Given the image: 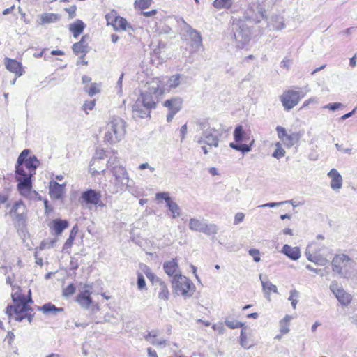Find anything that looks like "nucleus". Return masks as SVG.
Returning <instances> with one entry per match:
<instances>
[{"label": "nucleus", "mask_w": 357, "mask_h": 357, "mask_svg": "<svg viewBox=\"0 0 357 357\" xmlns=\"http://www.w3.org/2000/svg\"><path fill=\"white\" fill-rule=\"evenodd\" d=\"M126 123L120 117L114 116L108 121L105 139L110 144L120 142L125 137Z\"/></svg>", "instance_id": "nucleus-1"}, {"label": "nucleus", "mask_w": 357, "mask_h": 357, "mask_svg": "<svg viewBox=\"0 0 357 357\" xmlns=\"http://www.w3.org/2000/svg\"><path fill=\"white\" fill-rule=\"evenodd\" d=\"M332 270L340 277L348 278L356 265L355 261L344 254L336 255L331 262Z\"/></svg>", "instance_id": "nucleus-2"}, {"label": "nucleus", "mask_w": 357, "mask_h": 357, "mask_svg": "<svg viewBox=\"0 0 357 357\" xmlns=\"http://www.w3.org/2000/svg\"><path fill=\"white\" fill-rule=\"evenodd\" d=\"M202 128L204 131L202 137L197 140V143L202 145L204 153L208 154L212 146H218L219 137L221 135V132L215 128H206L204 124L202 125Z\"/></svg>", "instance_id": "nucleus-3"}, {"label": "nucleus", "mask_w": 357, "mask_h": 357, "mask_svg": "<svg viewBox=\"0 0 357 357\" xmlns=\"http://www.w3.org/2000/svg\"><path fill=\"white\" fill-rule=\"evenodd\" d=\"M112 172L114 180L109 192L112 194H116L125 191L129 183V176L126 168L121 165H116L112 167Z\"/></svg>", "instance_id": "nucleus-4"}, {"label": "nucleus", "mask_w": 357, "mask_h": 357, "mask_svg": "<svg viewBox=\"0 0 357 357\" xmlns=\"http://www.w3.org/2000/svg\"><path fill=\"white\" fill-rule=\"evenodd\" d=\"M172 282L173 290L176 294L181 295L185 298H189L192 296L195 286L185 276L181 274H176Z\"/></svg>", "instance_id": "nucleus-5"}, {"label": "nucleus", "mask_w": 357, "mask_h": 357, "mask_svg": "<svg viewBox=\"0 0 357 357\" xmlns=\"http://www.w3.org/2000/svg\"><path fill=\"white\" fill-rule=\"evenodd\" d=\"M31 297V290L29 291V298L26 301L20 300V302L15 303V305H9L6 308V314L9 317L14 316V319L17 321H21L24 319V313L28 311H32L31 308L27 305L29 303H32Z\"/></svg>", "instance_id": "nucleus-6"}, {"label": "nucleus", "mask_w": 357, "mask_h": 357, "mask_svg": "<svg viewBox=\"0 0 357 357\" xmlns=\"http://www.w3.org/2000/svg\"><path fill=\"white\" fill-rule=\"evenodd\" d=\"M234 138L235 142H231L229 146L236 151H239L243 153H248L251 150V146L254 141L252 140L250 145L239 144L245 139V132L241 125L237 126L234 131Z\"/></svg>", "instance_id": "nucleus-7"}, {"label": "nucleus", "mask_w": 357, "mask_h": 357, "mask_svg": "<svg viewBox=\"0 0 357 357\" xmlns=\"http://www.w3.org/2000/svg\"><path fill=\"white\" fill-rule=\"evenodd\" d=\"M16 180L18 182L17 188L20 195L28 197L31 192L33 175L25 173L24 170L23 172H16Z\"/></svg>", "instance_id": "nucleus-8"}, {"label": "nucleus", "mask_w": 357, "mask_h": 357, "mask_svg": "<svg viewBox=\"0 0 357 357\" xmlns=\"http://www.w3.org/2000/svg\"><path fill=\"white\" fill-rule=\"evenodd\" d=\"M304 96L302 91L289 90L281 96V102L284 109L289 110L295 107Z\"/></svg>", "instance_id": "nucleus-9"}, {"label": "nucleus", "mask_w": 357, "mask_h": 357, "mask_svg": "<svg viewBox=\"0 0 357 357\" xmlns=\"http://www.w3.org/2000/svg\"><path fill=\"white\" fill-rule=\"evenodd\" d=\"M165 83V81H162L158 78L154 79L147 83V89L144 91L159 98L166 89Z\"/></svg>", "instance_id": "nucleus-10"}, {"label": "nucleus", "mask_w": 357, "mask_h": 357, "mask_svg": "<svg viewBox=\"0 0 357 357\" xmlns=\"http://www.w3.org/2000/svg\"><path fill=\"white\" fill-rule=\"evenodd\" d=\"M66 184H59L56 181H51L49 183V194L54 199H59L63 197Z\"/></svg>", "instance_id": "nucleus-11"}, {"label": "nucleus", "mask_w": 357, "mask_h": 357, "mask_svg": "<svg viewBox=\"0 0 357 357\" xmlns=\"http://www.w3.org/2000/svg\"><path fill=\"white\" fill-rule=\"evenodd\" d=\"M149 114L150 109L137 100L132 107L133 118L135 119H144L149 116Z\"/></svg>", "instance_id": "nucleus-12"}, {"label": "nucleus", "mask_w": 357, "mask_h": 357, "mask_svg": "<svg viewBox=\"0 0 357 357\" xmlns=\"http://www.w3.org/2000/svg\"><path fill=\"white\" fill-rule=\"evenodd\" d=\"M81 198L86 204L97 205L100 202L101 195L99 192L89 189L82 192Z\"/></svg>", "instance_id": "nucleus-13"}, {"label": "nucleus", "mask_w": 357, "mask_h": 357, "mask_svg": "<svg viewBox=\"0 0 357 357\" xmlns=\"http://www.w3.org/2000/svg\"><path fill=\"white\" fill-rule=\"evenodd\" d=\"M10 215L11 216L15 217V218L18 220H22L26 217V206L22 202V201L16 202L10 212Z\"/></svg>", "instance_id": "nucleus-14"}, {"label": "nucleus", "mask_w": 357, "mask_h": 357, "mask_svg": "<svg viewBox=\"0 0 357 357\" xmlns=\"http://www.w3.org/2000/svg\"><path fill=\"white\" fill-rule=\"evenodd\" d=\"M327 175L331 179L330 186L333 190H339L342 188L343 179L337 169H331Z\"/></svg>", "instance_id": "nucleus-15"}, {"label": "nucleus", "mask_w": 357, "mask_h": 357, "mask_svg": "<svg viewBox=\"0 0 357 357\" xmlns=\"http://www.w3.org/2000/svg\"><path fill=\"white\" fill-rule=\"evenodd\" d=\"M158 100L159 98L155 96H151L149 93L144 91L142 93L141 98L137 99V101L140 102L142 105L144 104L146 107L151 109L155 107Z\"/></svg>", "instance_id": "nucleus-16"}, {"label": "nucleus", "mask_w": 357, "mask_h": 357, "mask_svg": "<svg viewBox=\"0 0 357 357\" xmlns=\"http://www.w3.org/2000/svg\"><path fill=\"white\" fill-rule=\"evenodd\" d=\"M61 15L56 13H44L38 15V23L40 25H44L46 24L55 23L59 21Z\"/></svg>", "instance_id": "nucleus-17"}, {"label": "nucleus", "mask_w": 357, "mask_h": 357, "mask_svg": "<svg viewBox=\"0 0 357 357\" xmlns=\"http://www.w3.org/2000/svg\"><path fill=\"white\" fill-rule=\"evenodd\" d=\"M39 162L36 156H31L27 160L22 163V169L25 173L29 175H33L36 173V169L38 166Z\"/></svg>", "instance_id": "nucleus-18"}, {"label": "nucleus", "mask_w": 357, "mask_h": 357, "mask_svg": "<svg viewBox=\"0 0 357 357\" xmlns=\"http://www.w3.org/2000/svg\"><path fill=\"white\" fill-rule=\"evenodd\" d=\"M5 66L8 70L15 73L16 75L21 76L22 75V65L16 60L6 57Z\"/></svg>", "instance_id": "nucleus-19"}, {"label": "nucleus", "mask_w": 357, "mask_h": 357, "mask_svg": "<svg viewBox=\"0 0 357 357\" xmlns=\"http://www.w3.org/2000/svg\"><path fill=\"white\" fill-rule=\"evenodd\" d=\"M90 295L91 292L89 290L82 291L77 295L76 301L82 308L88 309L91 304L92 300Z\"/></svg>", "instance_id": "nucleus-20"}, {"label": "nucleus", "mask_w": 357, "mask_h": 357, "mask_svg": "<svg viewBox=\"0 0 357 357\" xmlns=\"http://www.w3.org/2000/svg\"><path fill=\"white\" fill-rule=\"evenodd\" d=\"M183 100L178 97H174L169 100H167L164 102V106L169 109V111L178 112L182 107Z\"/></svg>", "instance_id": "nucleus-21"}, {"label": "nucleus", "mask_w": 357, "mask_h": 357, "mask_svg": "<svg viewBox=\"0 0 357 357\" xmlns=\"http://www.w3.org/2000/svg\"><path fill=\"white\" fill-rule=\"evenodd\" d=\"M259 278L261 282L263 291L265 294V296L268 300L270 301V292L273 291L274 293H277V287L270 282L266 277L264 278L262 275H259Z\"/></svg>", "instance_id": "nucleus-22"}, {"label": "nucleus", "mask_w": 357, "mask_h": 357, "mask_svg": "<svg viewBox=\"0 0 357 357\" xmlns=\"http://www.w3.org/2000/svg\"><path fill=\"white\" fill-rule=\"evenodd\" d=\"M187 32L190 38L192 47L195 49H199L202 45V38L199 32L191 27H189Z\"/></svg>", "instance_id": "nucleus-23"}, {"label": "nucleus", "mask_w": 357, "mask_h": 357, "mask_svg": "<svg viewBox=\"0 0 357 357\" xmlns=\"http://www.w3.org/2000/svg\"><path fill=\"white\" fill-rule=\"evenodd\" d=\"M282 252L292 260H297L301 257L300 249L298 247H291L289 245H284Z\"/></svg>", "instance_id": "nucleus-24"}, {"label": "nucleus", "mask_w": 357, "mask_h": 357, "mask_svg": "<svg viewBox=\"0 0 357 357\" xmlns=\"http://www.w3.org/2000/svg\"><path fill=\"white\" fill-rule=\"evenodd\" d=\"M88 43L86 41V36L82 37L81 40L73 45V51L75 54H83L82 58L88 52Z\"/></svg>", "instance_id": "nucleus-25"}, {"label": "nucleus", "mask_w": 357, "mask_h": 357, "mask_svg": "<svg viewBox=\"0 0 357 357\" xmlns=\"http://www.w3.org/2000/svg\"><path fill=\"white\" fill-rule=\"evenodd\" d=\"M163 268L169 276H174L176 274H181L178 273V266L174 259L165 262L163 265Z\"/></svg>", "instance_id": "nucleus-26"}, {"label": "nucleus", "mask_w": 357, "mask_h": 357, "mask_svg": "<svg viewBox=\"0 0 357 357\" xmlns=\"http://www.w3.org/2000/svg\"><path fill=\"white\" fill-rule=\"evenodd\" d=\"M52 225L55 234L59 235L68 227V222L65 220L56 219L52 222Z\"/></svg>", "instance_id": "nucleus-27"}, {"label": "nucleus", "mask_w": 357, "mask_h": 357, "mask_svg": "<svg viewBox=\"0 0 357 357\" xmlns=\"http://www.w3.org/2000/svg\"><path fill=\"white\" fill-rule=\"evenodd\" d=\"M155 287L158 291V298L161 300L167 301L169 297V291L165 282L161 280Z\"/></svg>", "instance_id": "nucleus-28"}, {"label": "nucleus", "mask_w": 357, "mask_h": 357, "mask_svg": "<svg viewBox=\"0 0 357 357\" xmlns=\"http://www.w3.org/2000/svg\"><path fill=\"white\" fill-rule=\"evenodd\" d=\"M38 310L43 312L44 314H56L57 312H61L63 311V308L56 307L54 305L51 303H47L44 304L43 305L38 307Z\"/></svg>", "instance_id": "nucleus-29"}, {"label": "nucleus", "mask_w": 357, "mask_h": 357, "mask_svg": "<svg viewBox=\"0 0 357 357\" xmlns=\"http://www.w3.org/2000/svg\"><path fill=\"white\" fill-rule=\"evenodd\" d=\"M84 27V23L82 20H77L73 24L70 25L69 29L73 32V36L77 38L83 32Z\"/></svg>", "instance_id": "nucleus-30"}, {"label": "nucleus", "mask_w": 357, "mask_h": 357, "mask_svg": "<svg viewBox=\"0 0 357 357\" xmlns=\"http://www.w3.org/2000/svg\"><path fill=\"white\" fill-rule=\"evenodd\" d=\"M183 76L181 75L177 74L172 75L171 77L168 78L167 80L163 79L162 81H165V86L167 85L168 89H176L178 87L181 83V79Z\"/></svg>", "instance_id": "nucleus-31"}, {"label": "nucleus", "mask_w": 357, "mask_h": 357, "mask_svg": "<svg viewBox=\"0 0 357 357\" xmlns=\"http://www.w3.org/2000/svg\"><path fill=\"white\" fill-rule=\"evenodd\" d=\"M29 153V151L28 149H24L21 152L17 158L15 172H23L22 163L28 160L27 157Z\"/></svg>", "instance_id": "nucleus-32"}, {"label": "nucleus", "mask_w": 357, "mask_h": 357, "mask_svg": "<svg viewBox=\"0 0 357 357\" xmlns=\"http://www.w3.org/2000/svg\"><path fill=\"white\" fill-rule=\"evenodd\" d=\"M204 223L205 222L197 218H191L189 220V229L194 231L202 232Z\"/></svg>", "instance_id": "nucleus-33"}, {"label": "nucleus", "mask_w": 357, "mask_h": 357, "mask_svg": "<svg viewBox=\"0 0 357 357\" xmlns=\"http://www.w3.org/2000/svg\"><path fill=\"white\" fill-rule=\"evenodd\" d=\"M233 4V0H214L213 6L218 10L228 9Z\"/></svg>", "instance_id": "nucleus-34"}, {"label": "nucleus", "mask_w": 357, "mask_h": 357, "mask_svg": "<svg viewBox=\"0 0 357 357\" xmlns=\"http://www.w3.org/2000/svg\"><path fill=\"white\" fill-rule=\"evenodd\" d=\"M337 299L343 305H347L351 301V296L345 292L344 289L340 291V294L335 296Z\"/></svg>", "instance_id": "nucleus-35"}, {"label": "nucleus", "mask_w": 357, "mask_h": 357, "mask_svg": "<svg viewBox=\"0 0 357 357\" xmlns=\"http://www.w3.org/2000/svg\"><path fill=\"white\" fill-rule=\"evenodd\" d=\"M167 206L169 210L172 212L173 218H176L177 217L180 216L181 209L175 202L171 200L167 204Z\"/></svg>", "instance_id": "nucleus-36"}, {"label": "nucleus", "mask_w": 357, "mask_h": 357, "mask_svg": "<svg viewBox=\"0 0 357 357\" xmlns=\"http://www.w3.org/2000/svg\"><path fill=\"white\" fill-rule=\"evenodd\" d=\"M202 232L206 235H215L218 232V227L215 224H206L204 223L203 230Z\"/></svg>", "instance_id": "nucleus-37"}, {"label": "nucleus", "mask_w": 357, "mask_h": 357, "mask_svg": "<svg viewBox=\"0 0 357 357\" xmlns=\"http://www.w3.org/2000/svg\"><path fill=\"white\" fill-rule=\"evenodd\" d=\"M84 90L90 96H93L100 91V85L96 83H93L89 86H86L84 87Z\"/></svg>", "instance_id": "nucleus-38"}, {"label": "nucleus", "mask_w": 357, "mask_h": 357, "mask_svg": "<svg viewBox=\"0 0 357 357\" xmlns=\"http://www.w3.org/2000/svg\"><path fill=\"white\" fill-rule=\"evenodd\" d=\"M77 231H78V229H77V226H74L70 231L68 238L65 242L64 247H63L64 249H67V248H69L71 247V245L73 243L74 238L77 233Z\"/></svg>", "instance_id": "nucleus-39"}, {"label": "nucleus", "mask_w": 357, "mask_h": 357, "mask_svg": "<svg viewBox=\"0 0 357 357\" xmlns=\"http://www.w3.org/2000/svg\"><path fill=\"white\" fill-rule=\"evenodd\" d=\"M127 25H128L127 21L124 18L119 16L117 20H116V22L114 24L113 27H114V29H115L116 31H118V30L124 31L126 29Z\"/></svg>", "instance_id": "nucleus-40"}, {"label": "nucleus", "mask_w": 357, "mask_h": 357, "mask_svg": "<svg viewBox=\"0 0 357 357\" xmlns=\"http://www.w3.org/2000/svg\"><path fill=\"white\" fill-rule=\"evenodd\" d=\"M275 147H276L275 150L272 155L273 157L280 159V158H282L283 156H284L286 152H285L284 149H282L281 143L276 142Z\"/></svg>", "instance_id": "nucleus-41"}, {"label": "nucleus", "mask_w": 357, "mask_h": 357, "mask_svg": "<svg viewBox=\"0 0 357 357\" xmlns=\"http://www.w3.org/2000/svg\"><path fill=\"white\" fill-rule=\"evenodd\" d=\"M152 3V0H135V7L139 10L148 8Z\"/></svg>", "instance_id": "nucleus-42"}, {"label": "nucleus", "mask_w": 357, "mask_h": 357, "mask_svg": "<svg viewBox=\"0 0 357 357\" xmlns=\"http://www.w3.org/2000/svg\"><path fill=\"white\" fill-rule=\"evenodd\" d=\"M145 274L148 279L152 282V284L155 286L158 285V283L160 282L162 280L156 276L154 273H153L150 268H147L145 271Z\"/></svg>", "instance_id": "nucleus-43"}, {"label": "nucleus", "mask_w": 357, "mask_h": 357, "mask_svg": "<svg viewBox=\"0 0 357 357\" xmlns=\"http://www.w3.org/2000/svg\"><path fill=\"white\" fill-rule=\"evenodd\" d=\"M225 323L226 326L231 329L238 328L244 325L243 323L240 322L236 319L229 320L228 319H226Z\"/></svg>", "instance_id": "nucleus-44"}, {"label": "nucleus", "mask_w": 357, "mask_h": 357, "mask_svg": "<svg viewBox=\"0 0 357 357\" xmlns=\"http://www.w3.org/2000/svg\"><path fill=\"white\" fill-rule=\"evenodd\" d=\"M118 17L119 16L117 15V13L115 10L109 12L105 16L107 24H111L112 26L115 24L116 20H117Z\"/></svg>", "instance_id": "nucleus-45"}, {"label": "nucleus", "mask_w": 357, "mask_h": 357, "mask_svg": "<svg viewBox=\"0 0 357 357\" xmlns=\"http://www.w3.org/2000/svg\"><path fill=\"white\" fill-rule=\"evenodd\" d=\"M328 262L326 257L321 256L318 252H314L313 263L319 266H325Z\"/></svg>", "instance_id": "nucleus-46"}, {"label": "nucleus", "mask_w": 357, "mask_h": 357, "mask_svg": "<svg viewBox=\"0 0 357 357\" xmlns=\"http://www.w3.org/2000/svg\"><path fill=\"white\" fill-rule=\"evenodd\" d=\"M298 140V137L296 134L288 135L287 137H285V142L283 143L286 145L287 147H291Z\"/></svg>", "instance_id": "nucleus-47"}, {"label": "nucleus", "mask_w": 357, "mask_h": 357, "mask_svg": "<svg viewBox=\"0 0 357 357\" xmlns=\"http://www.w3.org/2000/svg\"><path fill=\"white\" fill-rule=\"evenodd\" d=\"M289 202H291V201L288 200V201H284V202H269V203H266V204H264L262 205H259L258 207L259 208H274L276 206L283 205L284 204H287Z\"/></svg>", "instance_id": "nucleus-48"}, {"label": "nucleus", "mask_w": 357, "mask_h": 357, "mask_svg": "<svg viewBox=\"0 0 357 357\" xmlns=\"http://www.w3.org/2000/svg\"><path fill=\"white\" fill-rule=\"evenodd\" d=\"M330 289L333 293L335 296L340 294V291L343 289L342 286L339 284L337 282L333 281L330 284Z\"/></svg>", "instance_id": "nucleus-49"}, {"label": "nucleus", "mask_w": 357, "mask_h": 357, "mask_svg": "<svg viewBox=\"0 0 357 357\" xmlns=\"http://www.w3.org/2000/svg\"><path fill=\"white\" fill-rule=\"evenodd\" d=\"M276 131L278 138L280 139L282 142H285V137L288 136L285 128L282 126H277Z\"/></svg>", "instance_id": "nucleus-50"}, {"label": "nucleus", "mask_w": 357, "mask_h": 357, "mask_svg": "<svg viewBox=\"0 0 357 357\" xmlns=\"http://www.w3.org/2000/svg\"><path fill=\"white\" fill-rule=\"evenodd\" d=\"M75 292V287L74 284H70L63 290V296L64 297H69Z\"/></svg>", "instance_id": "nucleus-51"}, {"label": "nucleus", "mask_w": 357, "mask_h": 357, "mask_svg": "<svg viewBox=\"0 0 357 357\" xmlns=\"http://www.w3.org/2000/svg\"><path fill=\"white\" fill-rule=\"evenodd\" d=\"M344 105L340 102H334V103H329L328 105H326L324 106V109H328L331 111H335L341 107H343Z\"/></svg>", "instance_id": "nucleus-52"}, {"label": "nucleus", "mask_w": 357, "mask_h": 357, "mask_svg": "<svg viewBox=\"0 0 357 357\" xmlns=\"http://www.w3.org/2000/svg\"><path fill=\"white\" fill-rule=\"evenodd\" d=\"M137 287L139 290H143L146 288V282L144 276L142 274H138L137 276Z\"/></svg>", "instance_id": "nucleus-53"}, {"label": "nucleus", "mask_w": 357, "mask_h": 357, "mask_svg": "<svg viewBox=\"0 0 357 357\" xmlns=\"http://www.w3.org/2000/svg\"><path fill=\"white\" fill-rule=\"evenodd\" d=\"M314 252H317L312 249V245L309 246L305 252L307 259L312 262H313Z\"/></svg>", "instance_id": "nucleus-54"}, {"label": "nucleus", "mask_w": 357, "mask_h": 357, "mask_svg": "<svg viewBox=\"0 0 357 357\" xmlns=\"http://www.w3.org/2000/svg\"><path fill=\"white\" fill-rule=\"evenodd\" d=\"M155 197L157 199H163L167 204L172 200L168 192H158L155 195Z\"/></svg>", "instance_id": "nucleus-55"}, {"label": "nucleus", "mask_w": 357, "mask_h": 357, "mask_svg": "<svg viewBox=\"0 0 357 357\" xmlns=\"http://www.w3.org/2000/svg\"><path fill=\"white\" fill-rule=\"evenodd\" d=\"M249 254L253 257V260L255 262H259L260 261L259 252L256 249H251L249 250Z\"/></svg>", "instance_id": "nucleus-56"}, {"label": "nucleus", "mask_w": 357, "mask_h": 357, "mask_svg": "<svg viewBox=\"0 0 357 357\" xmlns=\"http://www.w3.org/2000/svg\"><path fill=\"white\" fill-rule=\"evenodd\" d=\"M245 218V214L243 213H237L234 217V225H236L241 222Z\"/></svg>", "instance_id": "nucleus-57"}, {"label": "nucleus", "mask_w": 357, "mask_h": 357, "mask_svg": "<svg viewBox=\"0 0 357 357\" xmlns=\"http://www.w3.org/2000/svg\"><path fill=\"white\" fill-rule=\"evenodd\" d=\"M158 335V331H152L151 332H149L147 335L144 336V339L148 341L151 342V337L155 338Z\"/></svg>", "instance_id": "nucleus-58"}, {"label": "nucleus", "mask_w": 357, "mask_h": 357, "mask_svg": "<svg viewBox=\"0 0 357 357\" xmlns=\"http://www.w3.org/2000/svg\"><path fill=\"white\" fill-rule=\"evenodd\" d=\"M95 105V100H90L85 102V103L83 105V107L84 110H92L94 108Z\"/></svg>", "instance_id": "nucleus-59"}, {"label": "nucleus", "mask_w": 357, "mask_h": 357, "mask_svg": "<svg viewBox=\"0 0 357 357\" xmlns=\"http://www.w3.org/2000/svg\"><path fill=\"white\" fill-rule=\"evenodd\" d=\"M335 147L337 148V149L338 151H342V152H344L345 153L351 154V151H352V149L351 148H343L342 145L339 144H335Z\"/></svg>", "instance_id": "nucleus-60"}, {"label": "nucleus", "mask_w": 357, "mask_h": 357, "mask_svg": "<svg viewBox=\"0 0 357 357\" xmlns=\"http://www.w3.org/2000/svg\"><path fill=\"white\" fill-rule=\"evenodd\" d=\"M13 301L15 303L20 302V300L26 301V299L24 296H21L20 294L15 293L12 295Z\"/></svg>", "instance_id": "nucleus-61"}, {"label": "nucleus", "mask_w": 357, "mask_h": 357, "mask_svg": "<svg viewBox=\"0 0 357 357\" xmlns=\"http://www.w3.org/2000/svg\"><path fill=\"white\" fill-rule=\"evenodd\" d=\"M213 328L215 330V331H218L219 332V333L220 334H222L224 333L225 332V328H224V326L222 323H220V324H214L213 326Z\"/></svg>", "instance_id": "nucleus-62"}, {"label": "nucleus", "mask_w": 357, "mask_h": 357, "mask_svg": "<svg viewBox=\"0 0 357 357\" xmlns=\"http://www.w3.org/2000/svg\"><path fill=\"white\" fill-rule=\"evenodd\" d=\"M139 169L140 170H143V169H149L151 172H153L155 170V168L150 166L149 165V163L147 162H144V163H142L141 164L139 167H138Z\"/></svg>", "instance_id": "nucleus-63"}, {"label": "nucleus", "mask_w": 357, "mask_h": 357, "mask_svg": "<svg viewBox=\"0 0 357 357\" xmlns=\"http://www.w3.org/2000/svg\"><path fill=\"white\" fill-rule=\"evenodd\" d=\"M65 10L68 13L70 17H73L75 15L76 6H73L70 8H65Z\"/></svg>", "instance_id": "nucleus-64"}]
</instances>
